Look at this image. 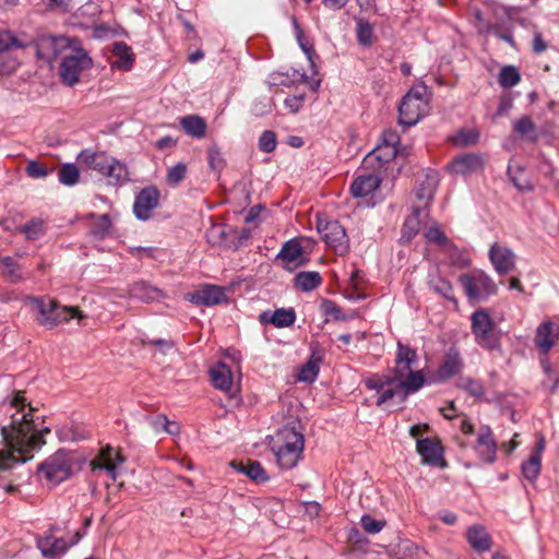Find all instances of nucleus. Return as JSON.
<instances>
[{"label":"nucleus","instance_id":"obj_1","mask_svg":"<svg viewBox=\"0 0 559 559\" xmlns=\"http://www.w3.org/2000/svg\"><path fill=\"white\" fill-rule=\"evenodd\" d=\"M15 411L10 416V424L1 428V436L7 449L0 450V472L11 469L15 464L25 463L26 453L45 444L44 436L50 432L36 421V409L26 402L22 392H17L10 402Z\"/></svg>","mask_w":559,"mask_h":559},{"label":"nucleus","instance_id":"obj_2","mask_svg":"<svg viewBox=\"0 0 559 559\" xmlns=\"http://www.w3.org/2000/svg\"><path fill=\"white\" fill-rule=\"evenodd\" d=\"M269 445L278 466L283 469H292L297 465L304 452L305 438L296 424L289 423L277 430L275 436L271 438Z\"/></svg>","mask_w":559,"mask_h":559},{"label":"nucleus","instance_id":"obj_3","mask_svg":"<svg viewBox=\"0 0 559 559\" xmlns=\"http://www.w3.org/2000/svg\"><path fill=\"white\" fill-rule=\"evenodd\" d=\"M31 302L37 311V322L47 329H53L72 318H84L78 307H63L51 298L32 297Z\"/></svg>","mask_w":559,"mask_h":559},{"label":"nucleus","instance_id":"obj_4","mask_svg":"<svg viewBox=\"0 0 559 559\" xmlns=\"http://www.w3.org/2000/svg\"><path fill=\"white\" fill-rule=\"evenodd\" d=\"M472 332L475 342L487 350L500 349L501 332L485 309L476 310L471 316Z\"/></svg>","mask_w":559,"mask_h":559},{"label":"nucleus","instance_id":"obj_5","mask_svg":"<svg viewBox=\"0 0 559 559\" xmlns=\"http://www.w3.org/2000/svg\"><path fill=\"white\" fill-rule=\"evenodd\" d=\"M426 86L413 87L402 98L399 107V121L401 124L412 127L426 115L428 102L425 98Z\"/></svg>","mask_w":559,"mask_h":559},{"label":"nucleus","instance_id":"obj_6","mask_svg":"<svg viewBox=\"0 0 559 559\" xmlns=\"http://www.w3.org/2000/svg\"><path fill=\"white\" fill-rule=\"evenodd\" d=\"M93 61L83 48H75L72 53L63 57L59 74L63 84L74 86L80 81V75L84 70L92 67Z\"/></svg>","mask_w":559,"mask_h":559},{"label":"nucleus","instance_id":"obj_7","mask_svg":"<svg viewBox=\"0 0 559 559\" xmlns=\"http://www.w3.org/2000/svg\"><path fill=\"white\" fill-rule=\"evenodd\" d=\"M317 229L326 246L334 249L338 254L347 253L349 249L348 238L345 228L337 221L318 215Z\"/></svg>","mask_w":559,"mask_h":559},{"label":"nucleus","instance_id":"obj_8","mask_svg":"<svg viewBox=\"0 0 559 559\" xmlns=\"http://www.w3.org/2000/svg\"><path fill=\"white\" fill-rule=\"evenodd\" d=\"M425 376L421 370L412 371L405 376L395 388H389L377 400V405L380 406L388 401L397 399L399 403H403L408 394L417 392L425 383Z\"/></svg>","mask_w":559,"mask_h":559},{"label":"nucleus","instance_id":"obj_9","mask_svg":"<svg viewBox=\"0 0 559 559\" xmlns=\"http://www.w3.org/2000/svg\"><path fill=\"white\" fill-rule=\"evenodd\" d=\"M459 281L469 299H480L495 295L498 290L492 278L483 271H475L472 275L463 274Z\"/></svg>","mask_w":559,"mask_h":559},{"label":"nucleus","instance_id":"obj_10","mask_svg":"<svg viewBox=\"0 0 559 559\" xmlns=\"http://www.w3.org/2000/svg\"><path fill=\"white\" fill-rule=\"evenodd\" d=\"M38 472L43 474L48 481L59 484L69 478L72 472V465L68 454L58 451L38 466Z\"/></svg>","mask_w":559,"mask_h":559},{"label":"nucleus","instance_id":"obj_11","mask_svg":"<svg viewBox=\"0 0 559 559\" xmlns=\"http://www.w3.org/2000/svg\"><path fill=\"white\" fill-rule=\"evenodd\" d=\"M486 162L483 154L466 153L454 157L448 165V169L454 175L467 176L483 171Z\"/></svg>","mask_w":559,"mask_h":559},{"label":"nucleus","instance_id":"obj_12","mask_svg":"<svg viewBox=\"0 0 559 559\" xmlns=\"http://www.w3.org/2000/svg\"><path fill=\"white\" fill-rule=\"evenodd\" d=\"M126 459L119 452L107 445L103 448L99 455L91 462L93 472L105 471L109 476L110 480L117 479L118 465L124 463Z\"/></svg>","mask_w":559,"mask_h":559},{"label":"nucleus","instance_id":"obj_13","mask_svg":"<svg viewBox=\"0 0 559 559\" xmlns=\"http://www.w3.org/2000/svg\"><path fill=\"white\" fill-rule=\"evenodd\" d=\"M159 191L151 186L142 189L135 197L133 213L140 221H147L151 213L158 206Z\"/></svg>","mask_w":559,"mask_h":559},{"label":"nucleus","instance_id":"obj_14","mask_svg":"<svg viewBox=\"0 0 559 559\" xmlns=\"http://www.w3.org/2000/svg\"><path fill=\"white\" fill-rule=\"evenodd\" d=\"M489 259L496 272L500 276L509 274L515 267V254L513 251L506 246L499 245L498 242H495L490 247Z\"/></svg>","mask_w":559,"mask_h":559},{"label":"nucleus","instance_id":"obj_15","mask_svg":"<svg viewBox=\"0 0 559 559\" xmlns=\"http://www.w3.org/2000/svg\"><path fill=\"white\" fill-rule=\"evenodd\" d=\"M497 442L493 432L488 425H483L478 429L475 450L485 463H493L497 460Z\"/></svg>","mask_w":559,"mask_h":559},{"label":"nucleus","instance_id":"obj_16","mask_svg":"<svg viewBox=\"0 0 559 559\" xmlns=\"http://www.w3.org/2000/svg\"><path fill=\"white\" fill-rule=\"evenodd\" d=\"M84 534V532H75L71 544H67L63 538H57L52 535H48L38 539L37 547L44 557L53 558L58 555L64 554L70 546L78 544Z\"/></svg>","mask_w":559,"mask_h":559},{"label":"nucleus","instance_id":"obj_17","mask_svg":"<svg viewBox=\"0 0 559 559\" xmlns=\"http://www.w3.org/2000/svg\"><path fill=\"white\" fill-rule=\"evenodd\" d=\"M188 299L197 306H214L227 300L225 289L216 285H204L194 293L188 294Z\"/></svg>","mask_w":559,"mask_h":559},{"label":"nucleus","instance_id":"obj_18","mask_svg":"<svg viewBox=\"0 0 559 559\" xmlns=\"http://www.w3.org/2000/svg\"><path fill=\"white\" fill-rule=\"evenodd\" d=\"M399 143V135L392 131L386 130L383 132V144L385 145V148L389 150L388 155L382 156L381 154H368L364 160L362 166L366 169L376 167L374 163H378V167H382L384 163L390 162L393 159L396 155V147L395 145Z\"/></svg>","mask_w":559,"mask_h":559},{"label":"nucleus","instance_id":"obj_19","mask_svg":"<svg viewBox=\"0 0 559 559\" xmlns=\"http://www.w3.org/2000/svg\"><path fill=\"white\" fill-rule=\"evenodd\" d=\"M558 337L559 326L551 321H545L536 330L535 346L542 354L547 355Z\"/></svg>","mask_w":559,"mask_h":559},{"label":"nucleus","instance_id":"obj_20","mask_svg":"<svg viewBox=\"0 0 559 559\" xmlns=\"http://www.w3.org/2000/svg\"><path fill=\"white\" fill-rule=\"evenodd\" d=\"M302 253L304 249L301 245L292 239L283 245L275 260L282 261L285 270L293 271L296 266L304 264Z\"/></svg>","mask_w":559,"mask_h":559},{"label":"nucleus","instance_id":"obj_21","mask_svg":"<svg viewBox=\"0 0 559 559\" xmlns=\"http://www.w3.org/2000/svg\"><path fill=\"white\" fill-rule=\"evenodd\" d=\"M464 367L460 352L451 347L444 355L442 364L439 366L436 377L438 381H445L460 373Z\"/></svg>","mask_w":559,"mask_h":559},{"label":"nucleus","instance_id":"obj_22","mask_svg":"<svg viewBox=\"0 0 559 559\" xmlns=\"http://www.w3.org/2000/svg\"><path fill=\"white\" fill-rule=\"evenodd\" d=\"M129 295L131 298L139 299L146 304L160 301L166 297L162 289L145 281H139L131 284L129 287Z\"/></svg>","mask_w":559,"mask_h":559},{"label":"nucleus","instance_id":"obj_23","mask_svg":"<svg viewBox=\"0 0 559 559\" xmlns=\"http://www.w3.org/2000/svg\"><path fill=\"white\" fill-rule=\"evenodd\" d=\"M417 358L418 356L415 349L399 342L395 368L393 370V373L396 374V378L402 380L405 376L412 372V365L417 360Z\"/></svg>","mask_w":559,"mask_h":559},{"label":"nucleus","instance_id":"obj_24","mask_svg":"<svg viewBox=\"0 0 559 559\" xmlns=\"http://www.w3.org/2000/svg\"><path fill=\"white\" fill-rule=\"evenodd\" d=\"M76 159L87 169L95 170L104 176L107 165L110 162V156L105 152H95L91 148H85L80 152Z\"/></svg>","mask_w":559,"mask_h":559},{"label":"nucleus","instance_id":"obj_25","mask_svg":"<svg viewBox=\"0 0 559 559\" xmlns=\"http://www.w3.org/2000/svg\"><path fill=\"white\" fill-rule=\"evenodd\" d=\"M416 450L424 463L437 465L442 460L443 450L436 439H418Z\"/></svg>","mask_w":559,"mask_h":559},{"label":"nucleus","instance_id":"obj_26","mask_svg":"<svg viewBox=\"0 0 559 559\" xmlns=\"http://www.w3.org/2000/svg\"><path fill=\"white\" fill-rule=\"evenodd\" d=\"M381 179L374 174H364L355 178L350 185V193L354 198H364L379 188Z\"/></svg>","mask_w":559,"mask_h":559},{"label":"nucleus","instance_id":"obj_27","mask_svg":"<svg viewBox=\"0 0 559 559\" xmlns=\"http://www.w3.org/2000/svg\"><path fill=\"white\" fill-rule=\"evenodd\" d=\"M259 320L261 323H272L275 328H287L295 323L296 313L293 308H280L274 312L263 311Z\"/></svg>","mask_w":559,"mask_h":559},{"label":"nucleus","instance_id":"obj_28","mask_svg":"<svg viewBox=\"0 0 559 559\" xmlns=\"http://www.w3.org/2000/svg\"><path fill=\"white\" fill-rule=\"evenodd\" d=\"M230 466L255 483H265L269 479L266 472L258 461H231Z\"/></svg>","mask_w":559,"mask_h":559},{"label":"nucleus","instance_id":"obj_29","mask_svg":"<svg viewBox=\"0 0 559 559\" xmlns=\"http://www.w3.org/2000/svg\"><path fill=\"white\" fill-rule=\"evenodd\" d=\"M466 538L471 547L478 552H485L491 547L490 535L481 525H473L468 527Z\"/></svg>","mask_w":559,"mask_h":559},{"label":"nucleus","instance_id":"obj_30","mask_svg":"<svg viewBox=\"0 0 559 559\" xmlns=\"http://www.w3.org/2000/svg\"><path fill=\"white\" fill-rule=\"evenodd\" d=\"M111 52L117 60L112 62V66L122 71H129L134 62V55L131 51V47L123 41H115L111 47Z\"/></svg>","mask_w":559,"mask_h":559},{"label":"nucleus","instance_id":"obj_31","mask_svg":"<svg viewBox=\"0 0 559 559\" xmlns=\"http://www.w3.org/2000/svg\"><path fill=\"white\" fill-rule=\"evenodd\" d=\"M213 385L222 391H229L233 385L230 368L224 362H217L210 370Z\"/></svg>","mask_w":559,"mask_h":559},{"label":"nucleus","instance_id":"obj_32","mask_svg":"<svg viewBox=\"0 0 559 559\" xmlns=\"http://www.w3.org/2000/svg\"><path fill=\"white\" fill-rule=\"evenodd\" d=\"M180 127L186 134L202 139L206 133V122L199 115H188L180 119Z\"/></svg>","mask_w":559,"mask_h":559},{"label":"nucleus","instance_id":"obj_33","mask_svg":"<svg viewBox=\"0 0 559 559\" xmlns=\"http://www.w3.org/2000/svg\"><path fill=\"white\" fill-rule=\"evenodd\" d=\"M438 181V174L436 171L426 174L425 179L416 187V198L424 201L427 205L433 199Z\"/></svg>","mask_w":559,"mask_h":559},{"label":"nucleus","instance_id":"obj_34","mask_svg":"<svg viewBox=\"0 0 559 559\" xmlns=\"http://www.w3.org/2000/svg\"><path fill=\"white\" fill-rule=\"evenodd\" d=\"M104 176L110 178L115 185H122L129 180L127 166L114 157H110Z\"/></svg>","mask_w":559,"mask_h":559},{"label":"nucleus","instance_id":"obj_35","mask_svg":"<svg viewBox=\"0 0 559 559\" xmlns=\"http://www.w3.org/2000/svg\"><path fill=\"white\" fill-rule=\"evenodd\" d=\"M423 211L424 209L414 206L412 214L406 217L402 230V238L406 241H411L418 234L420 227V214Z\"/></svg>","mask_w":559,"mask_h":559},{"label":"nucleus","instance_id":"obj_36","mask_svg":"<svg viewBox=\"0 0 559 559\" xmlns=\"http://www.w3.org/2000/svg\"><path fill=\"white\" fill-rule=\"evenodd\" d=\"M19 230L20 233L24 234L27 240L34 241L45 236L47 227L44 219L34 217L25 225L21 226Z\"/></svg>","mask_w":559,"mask_h":559},{"label":"nucleus","instance_id":"obj_37","mask_svg":"<svg viewBox=\"0 0 559 559\" xmlns=\"http://www.w3.org/2000/svg\"><path fill=\"white\" fill-rule=\"evenodd\" d=\"M295 287L301 292H310L317 288L321 282V275L318 272H299L295 276Z\"/></svg>","mask_w":559,"mask_h":559},{"label":"nucleus","instance_id":"obj_38","mask_svg":"<svg viewBox=\"0 0 559 559\" xmlns=\"http://www.w3.org/2000/svg\"><path fill=\"white\" fill-rule=\"evenodd\" d=\"M513 130L532 142H536L538 139L536 124L528 116H523L514 122Z\"/></svg>","mask_w":559,"mask_h":559},{"label":"nucleus","instance_id":"obj_39","mask_svg":"<svg viewBox=\"0 0 559 559\" xmlns=\"http://www.w3.org/2000/svg\"><path fill=\"white\" fill-rule=\"evenodd\" d=\"M321 360L320 354L312 353L309 361L300 369L299 380L308 383L313 382L318 377Z\"/></svg>","mask_w":559,"mask_h":559},{"label":"nucleus","instance_id":"obj_40","mask_svg":"<svg viewBox=\"0 0 559 559\" xmlns=\"http://www.w3.org/2000/svg\"><path fill=\"white\" fill-rule=\"evenodd\" d=\"M428 284L430 289H432L436 294L442 296L449 301H452L454 305H457V300L454 296L453 286L449 281L441 277H437L431 278Z\"/></svg>","mask_w":559,"mask_h":559},{"label":"nucleus","instance_id":"obj_41","mask_svg":"<svg viewBox=\"0 0 559 559\" xmlns=\"http://www.w3.org/2000/svg\"><path fill=\"white\" fill-rule=\"evenodd\" d=\"M58 179L64 186H74L80 179L78 166L73 163L63 164L58 170Z\"/></svg>","mask_w":559,"mask_h":559},{"label":"nucleus","instance_id":"obj_42","mask_svg":"<svg viewBox=\"0 0 559 559\" xmlns=\"http://www.w3.org/2000/svg\"><path fill=\"white\" fill-rule=\"evenodd\" d=\"M29 44L16 37L11 31H0V53L13 48H25Z\"/></svg>","mask_w":559,"mask_h":559},{"label":"nucleus","instance_id":"obj_43","mask_svg":"<svg viewBox=\"0 0 559 559\" xmlns=\"http://www.w3.org/2000/svg\"><path fill=\"white\" fill-rule=\"evenodd\" d=\"M293 25H294L295 36H296L299 47L305 52V55L307 56L309 61L313 62L312 58L316 56V50L313 48V45L306 37L305 32L300 27L296 17H293Z\"/></svg>","mask_w":559,"mask_h":559},{"label":"nucleus","instance_id":"obj_44","mask_svg":"<svg viewBox=\"0 0 559 559\" xmlns=\"http://www.w3.org/2000/svg\"><path fill=\"white\" fill-rule=\"evenodd\" d=\"M521 81L519 70L514 66H506L500 70L498 82L504 88L515 86Z\"/></svg>","mask_w":559,"mask_h":559},{"label":"nucleus","instance_id":"obj_45","mask_svg":"<svg viewBox=\"0 0 559 559\" xmlns=\"http://www.w3.org/2000/svg\"><path fill=\"white\" fill-rule=\"evenodd\" d=\"M457 386L476 399H481L486 392L483 383L473 378H461Z\"/></svg>","mask_w":559,"mask_h":559},{"label":"nucleus","instance_id":"obj_46","mask_svg":"<svg viewBox=\"0 0 559 559\" xmlns=\"http://www.w3.org/2000/svg\"><path fill=\"white\" fill-rule=\"evenodd\" d=\"M479 140V132L476 129H461L453 136L452 141L457 146L474 145Z\"/></svg>","mask_w":559,"mask_h":559},{"label":"nucleus","instance_id":"obj_47","mask_svg":"<svg viewBox=\"0 0 559 559\" xmlns=\"http://www.w3.org/2000/svg\"><path fill=\"white\" fill-rule=\"evenodd\" d=\"M540 457H537V455H530L528 460L522 464V474L527 480L534 481L540 473Z\"/></svg>","mask_w":559,"mask_h":559},{"label":"nucleus","instance_id":"obj_48","mask_svg":"<svg viewBox=\"0 0 559 559\" xmlns=\"http://www.w3.org/2000/svg\"><path fill=\"white\" fill-rule=\"evenodd\" d=\"M542 367L546 374V379L543 381L544 386H548L551 393H555L559 385V372L552 369L547 358L542 359Z\"/></svg>","mask_w":559,"mask_h":559},{"label":"nucleus","instance_id":"obj_49","mask_svg":"<svg viewBox=\"0 0 559 559\" xmlns=\"http://www.w3.org/2000/svg\"><path fill=\"white\" fill-rule=\"evenodd\" d=\"M357 39L358 43L362 46H370L373 40V27L372 25L364 20H357Z\"/></svg>","mask_w":559,"mask_h":559},{"label":"nucleus","instance_id":"obj_50","mask_svg":"<svg viewBox=\"0 0 559 559\" xmlns=\"http://www.w3.org/2000/svg\"><path fill=\"white\" fill-rule=\"evenodd\" d=\"M111 226V221L108 214H102L96 217V221L91 226L90 233L98 238L103 239L108 233Z\"/></svg>","mask_w":559,"mask_h":559},{"label":"nucleus","instance_id":"obj_51","mask_svg":"<svg viewBox=\"0 0 559 559\" xmlns=\"http://www.w3.org/2000/svg\"><path fill=\"white\" fill-rule=\"evenodd\" d=\"M277 140L275 132L265 130L261 133L258 147L263 153H271L276 148Z\"/></svg>","mask_w":559,"mask_h":559},{"label":"nucleus","instance_id":"obj_52","mask_svg":"<svg viewBox=\"0 0 559 559\" xmlns=\"http://www.w3.org/2000/svg\"><path fill=\"white\" fill-rule=\"evenodd\" d=\"M487 33L492 34L500 40L508 43L512 48H515V41L511 29L503 28L500 24H492L487 27Z\"/></svg>","mask_w":559,"mask_h":559},{"label":"nucleus","instance_id":"obj_53","mask_svg":"<svg viewBox=\"0 0 559 559\" xmlns=\"http://www.w3.org/2000/svg\"><path fill=\"white\" fill-rule=\"evenodd\" d=\"M187 174V166L183 163H178L170 167L167 171V182L170 186H177L180 183Z\"/></svg>","mask_w":559,"mask_h":559},{"label":"nucleus","instance_id":"obj_54","mask_svg":"<svg viewBox=\"0 0 559 559\" xmlns=\"http://www.w3.org/2000/svg\"><path fill=\"white\" fill-rule=\"evenodd\" d=\"M425 237L429 241L435 242L441 247H447V246L451 245L450 239L445 236V234L437 225L429 227L425 233Z\"/></svg>","mask_w":559,"mask_h":559},{"label":"nucleus","instance_id":"obj_55","mask_svg":"<svg viewBox=\"0 0 559 559\" xmlns=\"http://www.w3.org/2000/svg\"><path fill=\"white\" fill-rule=\"evenodd\" d=\"M147 421L152 426V428L157 432L160 430H164V431L168 432L169 435L176 433V430L170 429L171 421L168 420L166 415L158 414L157 416H154V417L148 416Z\"/></svg>","mask_w":559,"mask_h":559},{"label":"nucleus","instance_id":"obj_56","mask_svg":"<svg viewBox=\"0 0 559 559\" xmlns=\"http://www.w3.org/2000/svg\"><path fill=\"white\" fill-rule=\"evenodd\" d=\"M361 527L367 532L368 534H377L382 531V528L385 526L384 521L376 520L369 514H365L360 519Z\"/></svg>","mask_w":559,"mask_h":559},{"label":"nucleus","instance_id":"obj_57","mask_svg":"<svg viewBox=\"0 0 559 559\" xmlns=\"http://www.w3.org/2000/svg\"><path fill=\"white\" fill-rule=\"evenodd\" d=\"M0 267L2 270V273L12 280H17L21 276L17 264L10 257H4L1 259Z\"/></svg>","mask_w":559,"mask_h":559},{"label":"nucleus","instance_id":"obj_58","mask_svg":"<svg viewBox=\"0 0 559 559\" xmlns=\"http://www.w3.org/2000/svg\"><path fill=\"white\" fill-rule=\"evenodd\" d=\"M207 159L210 167L214 170H219L224 166V159L219 148L216 145H213L209 148Z\"/></svg>","mask_w":559,"mask_h":559},{"label":"nucleus","instance_id":"obj_59","mask_svg":"<svg viewBox=\"0 0 559 559\" xmlns=\"http://www.w3.org/2000/svg\"><path fill=\"white\" fill-rule=\"evenodd\" d=\"M26 173L32 178H44L48 175V169L45 165L31 160L26 166Z\"/></svg>","mask_w":559,"mask_h":559},{"label":"nucleus","instance_id":"obj_60","mask_svg":"<svg viewBox=\"0 0 559 559\" xmlns=\"http://www.w3.org/2000/svg\"><path fill=\"white\" fill-rule=\"evenodd\" d=\"M17 67V59L9 58L0 53V74H10L14 72Z\"/></svg>","mask_w":559,"mask_h":559},{"label":"nucleus","instance_id":"obj_61","mask_svg":"<svg viewBox=\"0 0 559 559\" xmlns=\"http://www.w3.org/2000/svg\"><path fill=\"white\" fill-rule=\"evenodd\" d=\"M271 108H272V105H271L270 98L260 99V100L254 102V104L252 106V112L255 116L261 117V116H264V115L271 112Z\"/></svg>","mask_w":559,"mask_h":559},{"label":"nucleus","instance_id":"obj_62","mask_svg":"<svg viewBox=\"0 0 559 559\" xmlns=\"http://www.w3.org/2000/svg\"><path fill=\"white\" fill-rule=\"evenodd\" d=\"M323 307H324V312L326 314L332 316L336 320L342 319V310L333 301L326 300L324 302Z\"/></svg>","mask_w":559,"mask_h":559},{"label":"nucleus","instance_id":"obj_63","mask_svg":"<svg viewBox=\"0 0 559 559\" xmlns=\"http://www.w3.org/2000/svg\"><path fill=\"white\" fill-rule=\"evenodd\" d=\"M429 429H430V427H429V425H428V424L414 425V426H412V427L409 428V435H411L413 438H415V439H416V441H417L418 439H423V438H421V435H423L424 432L429 431Z\"/></svg>","mask_w":559,"mask_h":559},{"label":"nucleus","instance_id":"obj_64","mask_svg":"<svg viewBox=\"0 0 559 559\" xmlns=\"http://www.w3.org/2000/svg\"><path fill=\"white\" fill-rule=\"evenodd\" d=\"M547 49V44L544 41L540 33H535L533 39V50L536 53H542Z\"/></svg>","mask_w":559,"mask_h":559}]
</instances>
